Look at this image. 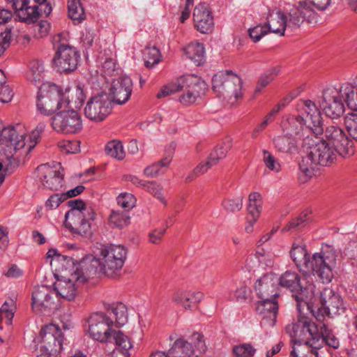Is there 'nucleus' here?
<instances>
[{"mask_svg":"<svg viewBox=\"0 0 357 357\" xmlns=\"http://www.w3.org/2000/svg\"><path fill=\"white\" fill-rule=\"evenodd\" d=\"M321 306L317 307H310L307 303L315 319L321 322L324 315L333 317L344 312L345 307L341 296L335 294L331 288H325L320 295Z\"/></svg>","mask_w":357,"mask_h":357,"instance_id":"obj_15","label":"nucleus"},{"mask_svg":"<svg viewBox=\"0 0 357 357\" xmlns=\"http://www.w3.org/2000/svg\"><path fill=\"white\" fill-rule=\"evenodd\" d=\"M29 3H27L17 15L21 22L33 23L38 20L41 14H43V12L40 10L38 5H29Z\"/></svg>","mask_w":357,"mask_h":357,"instance_id":"obj_40","label":"nucleus"},{"mask_svg":"<svg viewBox=\"0 0 357 357\" xmlns=\"http://www.w3.org/2000/svg\"><path fill=\"white\" fill-rule=\"evenodd\" d=\"M165 232L166 228L155 229L149 234V242L153 244H159L162 241V236Z\"/></svg>","mask_w":357,"mask_h":357,"instance_id":"obj_63","label":"nucleus"},{"mask_svg":"<svg viewBox=\"0 0 357 357\" xmlns=\"http://www.w3.org/2000/svg\"><path fill=\"white\" fill-rule=\"evenodd\" d=\"M212 89L220 97L238 98L241 96V79L232 71H220L212 78Z\"/></svg>","mask_w":357,"mask_h":357,"instance_id":"obj_16","label":"nucleus"},{"mask_svg":"<svg viewBox=\"0 0 357 357\" xmlns=\"http://www.w3.org/2000/svg\"><path fill=\"white\" fill-rule=\"evenodd\" d=\"M114 322L112 317L104 312L92 314L87 320L86 334L93 340L101 343L112 342V333L114 331Z\"/></svg>","mask_w":357,"mask_h":357,"instance_id":"obj_13","label":"nucleus"},{"mask_svg":"<svg viewBox=\"0 0 357 357\" xmlns=\"http://www.w3.org/2000/svg\"><path fill=\"white\" fill-rule=\"evenodd\" d=\"M274 264V257L269 252L264 250L258 251L255 255H250L246 260V265L250 271H255L258 267L263 269L271 268Z\"/></svg>","mask_w":357,"mask_h":357,"instance_id":"obj_31","label":"nucleus"},{"mask_svg":"<svg viewBox=\"0 0 357 357\" xmlns=\"http://www.w3.org/2000/svg\"><path fill=\"white\" fill-rule=\"evenodd\" d=\"M117 204L126 211H130L135 206L136 198L129 192H122L116 198Z\"/></svg>","mask_w":357,"mask_h":357,"instance_id":"obj_51","label":"nucleus"},{"mask_svg":"<svg viewBox=\"0 0 357 357\" xmlns=\"http://www.w3.org/2000/svg\"><path fill=\"white\" fill-rule=\"evenodd\" d=\"M280 69L279 67H274L261 75L256 86L255 93H259L264 88L269 84L280 73Z\"/></svg>","mask_w":357,"mask_h":357,"instance_id":"obj_43","label":"nucleus"},{"mask_svg":"<svg viewBox=\"0 0 357 357\" xmlns=\"http://www.w3.org/2000/svg\"><path fill=\"white\" fill-rule=\"evenodd\" d=\"M234 352L236 357H252L255 349L249 344L236 346Z\"/></svg>","mask_w":357,"mask_h":357,"instance_id":"obj_57","label":"nucleus"},{"mask_svg":"<svg viewBox=\"0 0 357 357\" xmlns=\"http://www.w3.org/2000/svg\"><path fill=\"white\" fill-rule=\"evenodd\" d=\"M38 340V347L36 350V357H58V354L63 349V335L55 324L43 327Z\"/></svg>","mask_w":357,"mask_h":357,"instance_id":"obj_11","label":"nucleus"},{"mask_svg":"<svg viewBox=\"0 0 357 357\" xmlns=\"http://www.w3.org/2000/svg\"><path fill=\"white\" fill-rule=\"evenodd\" d=\"M287 15L280 10L269 11L265 24L268 32L284 36L287 28Z\"/></svg>","mask_w":357,"mask_h":357,"instance_id":"obj_29","label":"nucleus"},{"mask_svg":"<svg viewBox=\"0 0 357 357\" xmlns=\"http://www.w3.org/2000/svg\"><path fill=\"white\" fill-rule=\"evenodd\" d=\"M105 75H112L116 70V63L112 58L105 59L102 65Z\"/></svg>","mask_w":357,"mask_h":357,"instance_id":"obj_64","label":"nucleus"},{"mask_svg":"<svg viewBox=\"0 0 357 357\" xmlns=\"http://www.w3.org/2000/svg\"><path fill=\"white\" fill-rule=\"evenodd\" d=\"M144 61L146 67L152 68L160 61L161 54L160 50L155 47H149L145 49Z\"/></svg>","mask_w":357,"mask_h":357,"instance_id":"obj_45","label":"nucleus"},{"mask_svg":"<svg viewBox=\"0 0 357 357\" xmlns=\"http://www.w3.org/2000/svg\"><path fill=\"white\" fill-rule=\"evenodd\" d=\"M68 33H60L53 38L54 47L58 44L57 50L53 59V63L56 70L61 73H68L75 70L78 64L79 54L75 47L64 43Z\"/></svg>","mask_w":357,"mask_h":357,"instance_id":"obj_10","label":"nucleus"},{"mask_svg":"<svg viewBox=\"0 0 357 357\" xmlns=\"http://www.w3.org/2000/svg\"><path fill=\"white\" fill-rule=\"evenodd\" d=\"M143 189L151 194L164 205H167V202L162 192L163 188L159 184L154 181H146Z\"/></svg>","mask_w":357,"mask_h":357,"instance_id":"obj_48","label":"nucleus"},{"mask_svg":"<svg viewBox=\"0 0 357 357\" xmlns=\"http://www.w3.org/2000/svg\"><path fill=\"white\" fill-rule=\"evenodd\" d=\"M71 210L65 215V225L73 234L81 236L91 234V222L94 220L96 213L91 207H87L79 199L69 202Z\"/></svg>","mask_w":357,"mask_h":357,"instance_id":"obj_6","label":"nucleus"},{"mask_svg":"<svg viewBox=\"0 0 357 357\" xmlns=\"http://www.w3.org/2000/svg\"><path fill=\"white\" fill-rule=\"evenodd\" d=\"M344 102L349 109L357 112V76L339 87L326 89L319 106L326 116L337 119L344 112Z\"/></svg>","mask_w":357,"mask_h":357,"instance_id":"obj_4","label":"nucleus"},{"mask_svg":"<svg viewBox=\"0 0 357 357\" xmlns=\"http://www.w3.org/2000/svg\"><path fill=\"white\" fill-rule=\"evenodd\" d=\"M230 148L231 143L229 141L217 146L211 153L210 155L207 158V160L204 164L207 167L208 169L213 166L216 165L220 160L226 157L227 153Z\"/></svg>","mask_w":357,"mask_h":357,"instance_id":"obj_38","label":"nucleus"},{"mask_svg":"<svg viewBox=\"0 0 357 357\" xmlns=\"http://www.w3.org/2000/svg\"><path fill=\"white\" fill-rule=\"evenodd\" d=\"M54 291L47 286L42 285L35 287L32 292V308L40 314H50L57 307L54 298Z\"/></svg>","mask_w":357,"mask_h":357,"instance_id":"obj_22","label":"nucleus"},{"mask_svg":"<svg viewBox=\"0 0 357 357\" xmlns=\"http://www.w3.org/2000/svg\"><path fill=\"white\" fill-rule=\"evenodd\" d=\"M286 331L293 341L309 344L315 351H318L324 344L333 349L340 346L339 340L327 324L319 326L308 317L301 316L296 323L288 325Z\"/></svg>","mask_w":357,"mask_h":357,"instance_id":"obj_3","label":"nucleus"},{"mask_svg":"<svg viewBox=\"0 0 357 357\" xmlns=\"http://www.w3.org/2000/svg\"><path fill=\"white\" fill-rule=\"evenodd\" d=\"M45 68L42 61L33 60L29 63V68L26 77L29 82L36 86L41 85L43 82Z\"/></svg>","mask_w":357,"mask_h":357,"instance_id":"obj_37","label":"nucleus"},{"mask_svg":"<svg viewBox=\"0 0 357 357\" xmlns=\"http://www.w3.org/2000/svg\"><path fill=\"white\" fill-rule=\"evenodd\" d=\"M301 14L303 16V22L307 21L309 24H315L319 20V15L305 3H301L298 6Z\"/></svg>","mask_w":357,"mask_h":357,"instance_id":"obj_53","label":"nucleus"},{"mask_svg":"<svg viewBox=\"0 0 357 357\" xmlns=\"http://www.w3.org/2000/svg\"><path fill=\"white\" fill-rule=\"evenodd\" d=\"M15 308V303L12 300L9 302L5 301L0 308V312L4 314L9 323L11 322L14 317Z\"/></svg>","mask_w":357,"mask_h":357,"instance_id":"obj_60","label":"nucleus"},{"mask_svg":"<svg viewBox=\"0 0 357 357\" xmlns=\"http://www.w3.org/2000/svg\"><path fill=\"white\" fill-rule=\"evenodd\" d=\"M327 143L335 149L338 154L342 157H349L354 153V143L344 131L337 126L330 125L324 131Z\"/></svg>","mask_w":357,"mask_h":357,"instance_id":"obj_19","label":"nucleus"},{"mask_svg":"<svg viewBox=\"0 0 357 357\" xmlns=\"http://www.w3.org/2000/svg\"><path fill=\"white\" fill-rule=\"evenodd\" d=\"M105 152L107 155L118 160H123L126 155L121 142L117 140L109 142L105 146Z\"/></svg>","mask_w":357,"mask_h":357,"instance_id":"obj_44","label":"nucleus"},{"mask_svg":"<svg viewBox=\"0 0 357 357\" xmlns=\"http://www.w3.org/2000/svg\"><path fill=\"white\" fill-rule=\"evenodd\" d=\"M68 15L73 20H82L84 16V9L80 0H68Z\"/></svg>","mask_w":357,"mask_h":357,"instance_id":"obj_49","label":"nucleus"},{"mask_svg":"<svg viewBox=\"0 0 357 357\" xmlns=\"http://www.w3.org/2000/svg\"><path fill=\"white\" fill-rule=\"evenodd\" d=\"M64 109H79L84 102L86 95L84 86L80 83H76L68 87L63 91Z\"/></svg>","mask_w":357,"mask_h":357,"instance_id":"obj_27","label":"nucleus"},{"mask_svg":"<svg viewBox=\"0 0 357 357\" xmlns=\"http://www.w3.org/2000/svg\"><path fill=\"white\" fill-rule=\"evenodd\" d=\"M293 349L290 353V357H318V351L311 347V345L307 343L296 342L293 341Z\"/></svg>","mask_w":357,"mask_h":357,"instance_id":"obj_42","label":"nucleus"},{"mask_svg":"<svg viewBox=\"0 0 357 357\" xmlns=\"http://www.w3.org/2000/svg\"><path fill=\"white\" fill-rule=\"evenodd\" d=\"M296 110V116H291L282 122L284 132L293 136H304L303 132L310 131L316 135L324 133L321 112L315 102L310 100H300Z\"/></svg>","mask_w":357,"mask_h":357,"instance_id":"obj_5","label":"nucleus"},{"mask_svg":"<svg viewBox=\"0 0 357 357\" xmlns=\"http://www.w3.org/2000/svg\"><path fill=\"white\" fill-rule=\"evenodd\" d=\"M204 298V294L199 291H178L173 296V302L185 310H192L195 304Z\"/></svg>","mask_w":357,"mask_h":357,"instance_id":"obj_28","label":"nucleus"},{"mask_svg":"<svg viewBox=\"0 0 357 357\" xmlns=\"http://www.w3.org/2000/svg\"><path fill=\"white\" fill-rule=\"evenodd\" d=\"M168 351L172 357H195V353L192 343L183 338L177 339Z\"/></svg>","mask_w":357,"mask_h":357,"instance_id":"obj_33","label":"nucleus"},{"mask_svg":"<svg viewBox=\"0 0 357 357\" xmlns=\"http://www.w3.org/2000/svg\"><path fill=\"white\" fill-rule=\"evenodd\" d=\"M263 161L265 166L270 170L274 172H280L281 171V165L278 160L275 158L273 154L268 151H263Z\"/></svg>","mask_w":357,"mask_h":357,"instance_id":"obj_52","label":"nucleus"},{"mask_svg":"<svg viewBox=\"0 0 357 357\" xmlns=\"http://www.w3.org/2000/svg\"><path fill=\"white\" fill-rule=\"evenodd\" d=\"M255 289L261 299L277 298L279 296L278 276L272 273L264 275L256 281Z\"/></svg>","mask_w":357,"mask_h":357,"instance_id":"obj_23","label":"nucleus"},{"mask_svg":"<svg viewBox=\"0 0 357 357\" xmlns=\"http://www.w3.org/2000/svg\"><path fill=\"white\" fill-rule=\"evenodd\" d=\"M109 222L116 227L122 228L129 225L130 215L127 212L113 211L109 215Z\"/></svg>","mask_w":357,"mask_h":357,"instance_id":"obj_46","label":"nucleus"},{"mask_svg":"<svg viewBox=\"0 0 357 357\" xmlns=\"http://www.w3.org/2000/svg\"><path fill=\"white\" fill-rule=\"evenodd\" d=\"M66 199V196L63 195V193H56L51 195L46 201L45 206L50 209H54L57 208L59 204Z\"/></svg>","mask_w":357,"mask_h":357,"instance_id":"obj_61","label":"nucleus"},{"mask_svg":"<svg viewBox=\"0 0 357 357\" xmlns=\"http://www.w3.org/2000/svg\"><path fill=\"white\" fill-rule=\"evenodd\" d=\"M47 261H50L52 268L58 273H63L67 271L72 266L75 265L72 258L60 255L56 249H50L47 252Z\"/></svg>","mask_w":357,"mask_h":357,"instance_id":"obj_30","label":"nucleus"},{"mask_svg":"<svg viewBox=\"0 0 357 357\" xmlns=\"http://www.w3.org/2000/svg\"><path fill=\"white\" fill-rule=\"evenodd\" d=\"M70 268L69 271L64 270L63 273H58L60 276L54 284L56 294L69 301L75 298L79 285L86 280V277L77 266L73 265Z\"/></svg>","mask_w":357,"mask_h":357,"instance_id":"obj_12","label":"nucleus"},{"mask_svg":"<svg viewBox=\"0 0 357 357\" xmlns=\"http://www.w3.org/2000/svg\"><path fill=\"white\" fill-rule=\"evenodd\" d=\"M182 89V85L180 84V78L178 79L176 82L169 83L162 86L160 91L157 93V98H162L169 96Z\"/></svg>","mask_w":357,"mask_h":357,"instance_id":"obj_56","label":"nucleus"},{"mask_svg":"<svg viewBox=\"0 0 357 357\" xmlns=\"http://www.w3.org/2000/svg\"><path fill=\"white\" fill-rule=\"evenodd\" d=\"M132 81L128 76H122L113 81L110 92L113 96L112 102L123 105L129 99L132 91Z\"/></svg>","mask_w":357,"mask_h":357,"instance_id":"obj_25","label":"nucleus"},{"mask_svg":"<svg viewBox=\"0 0 357 357\" xmlns=\"http://www.w3.org/2000/svg\"><path fill=\"white\" fill-rule=\"evenodd\" d=\"M192 343L195 344L196 350L199 353H204L206 351L207 347L204 340V335L199 333H194L190 336Z\"/></svg>","mask_w":357,"mask_h":357,"instance_id":"obj_59","label":"nucleus"},{"mask_svg":"<svg viewBox=\"0 0 357 357\" xmlns=\"http://www.w3.org/2000/svg\"><path fill=\"white\" fill-rule=\"evenodd\" d=\"M290 256L297 268L304 273H313L322 283H329L337 266V250L330 245H323L320 252L311 257L303 244L294 243Z\"/></svg>","mask_w":357,"mask_h":357,"instance_id":"obj_2","label":"nucleus"},{"mask_svg":"<svg viewBox=\"0 0 357 357\" xmlns=\"http://www.w3.org/2000/svg\"><path fill=\"white\" fill-rule=\"evenodd\" d=\"M36 174L38 184L45 188L59 190L63 186V168L59 162L40 165Z\"/></svg>","mask_w":357,"mask_h":357,"instance_id":"obj_18","label":"nucleus"},{"mask_svg":"<svg viewBox=\"0 0 357 357\" xmlns=\"http://www.w3.org/2000/svg\"><path fill=\"white\" fill-rule=\"evenodd\" d=\"M51 119L52 129L57 133L74 134L82 128L80 114L73 109H62Z\"/></svg>","mask_w":357,"mask_h":357,"instance_id":"obj_17","label":"nucleus"},{"mask_svg":"<svg viewBox=\"0 0 357 357\" xmlns=\"http://www.w3.org/2000/svg\"><path fill=\"white\" fill-rule=\"evenodd\" d=\"M195 28L202 33H209L214 26L213 18L205 3L198 4L193 11Z\"/></svg>","mask_w":357,"mask_h":357,"instance_id":"obj_26","label":"nucleus"},{"mask_svg":"<svg viewBox=\"0 0 357 357\" xmlns=\"http://www.w3.org/2000/svg\"><path fill=\"white\" fill-rule=\"evenodd\" d=\"M344 123L350 136L357 140V112L352 111L346 114Z\"/></svg>","mask_w":357,"mask_h":357,"instance_id":"obj_50","label":"nucleus"},{"mask_svg":"<svg viewBox=\"0 0 357 357\" xmlns=\"http://www.w3.org/2000/svg\"><path fill=\"white\" fill-rule=\"evenodd\" d=\"M303 22V16L299 7L292 8L287 16V27L291 29L299 27Z\"/></svg>","mask_w":357,"mask_h":357,"instance_id":"obj_47","label":"nucleus"},{"mask_svg":"<svg viewBox=\"0 0 357 357\" xmlns=\"http://www.w3.org/2000/svg\"><path fill=\"white\" fill-rule=\"evenodd\" d=\"M337 151L325 140H320L312 144L307 155L300 163V169L306 175L312 173L313 165L327 166L332 164L336 158Z\"/></svg>","mask_w":357,"mask_h":357,"instance_id":"obj_9","label":"nucleus"},{"mask_svg":"<svg viewBox=\"0 0 357 357\" xmlns=\"http://www.w3.org/2000/svg\"><path fill=\"white\" fill-rule=\"evenodd\" d=\"M45 126V123H39L29 135H26L21 124L2 130L0 139V185L5 179L8 165L12 164L11 160L19 162L21 158L26 157L38 143Z\"/></svg>","mask_w":357,"mask_h":357,"instance_id":"obj_1","label":"nucleus"},{"mask_svg":"<svg viewBox=\"0 0 357 357\" xmlns=\"http://www.w3.org/2000/svg\"><path fill=\"white\" fill-rule=\"evenodd\" d=\"M208 169L204 163H200L192 172H189L185 177V181L188 183L193 181L196 177L206 173Z\"/></svg>","mask_w":357,"mask_h":357,"instance_id":"obj_62","label":"nucleus"},{"mask_svg":"<svg viewBox=\"0 0 357 357\" xmlns=\"http://www.w3.org/2000/svg\"><path fill=\"white\" fill-rule=\"evenodd\" d=\"M183 94L179 97V102L184 105L194 103L198 98L203 95L206 89V82L200 77L194 75H187L180 77Z\"/></svg>","mask_w":357,"mask_h":357,"instance_id":"obj_20","label":"nucleus"},{"mask_svg":"<svg viewBox=\"0 0 357 357\" xmlns=\"http://www.w3.org/2000/svg\"><path fill=\"white\" fill-rule=\"evenodd\" d=\"M36 107L38 112L45 116L64 109L63 91L55 84L43 83L38 89Z\"/></svg>","mask_w":357,"mask_h":357,"instance_id":"obj_8","label":"nucleus"},{"mask_svg":"<svg viewBox=\"0 0 357 357\" xmlns=\"http://www.w3.org/2000/svg\"><path fill=\"white\" fill-rule=\"evenodd\" d=\"M222 206L228 211H239L243 207V197L238 196L231 199H225L222 202Z\"/></svg>","mask_w":357,"mask_h":357,"instance_id":"obj_55","label":"nucleus"},{"mask_svg":"<svg viewBox=\"0 0 357 357\" xmlns=\"http://www.w3.org/2000/svg\"><path fill=\"white\" fill-rule=\"evenodd\" d=\"M172 160V154L169 153L160 160L149 165L144 169V174L147 177L154 178L163 174Z\"/></svg>","mask_w":357,"mask_h":357,"instance_id":"obj_35","label":"nucleus"},{"mask_svg":"<svg viewBox=\"0 0 357 357\" xmlns=\"http://www.w3.org/2000/svg\"><path fill=\"white\" fill-rule=\"evenodd\" d=\"M249 35L252 40L257 43L259 41L263 36L268 33L266 25H257L254 27L249 29Z\"/></svg>","mask_w":357,"mask_h":357,"instance_id":"obj_58","label":"nucleus"},{"mask_svg":"<svg viewBox=\"0 0 357 357\" xmlns=\"http://www.w3.org/2000/svg\"><path fill=\"white\" fill-rule=\"evenodd\" d=\"M273 144L277 151L280 153L292 154L297 150L296 137L287 132L275 137Z\"/></svg>","mask_w":357,"mask_h":357,"instance_id":"obj_32","label":"nucleus"},{"mask_svg":"<svg viewBox=\"0 0 357 357\" xmlns=\"http://www.w3.org/2000/svg\"><path fill=\"white\" fill-rule=\"evenodd\" d=\"M112 100L106 93L95 96L89 99L84 108L86 118L94 121H102L111 112Z\"/></svg>","mask_w":357,"mask_h":357,"instance_id":"obj_21","label":"nucleus"},{"mask_svg":"<svg viewBox=\"0 0 357 357\" xmlns=\"http://www.w3.org/2000/svg\"><path fill=\"white\" fill-rule=\"evenodd\" d=\"M299 275L294 271H287L278 277V284L289 289L298 303V307L303 301L307 303V300L314 295V285L312 283L304 284Z\"/></svg>","mask_w":357,"mask_h":357,"instance_id":"obj_14","label":"nucleus"},{"mask_svg":"<svg viewBox=\"0 0 357 357\" xmlns=\"http://www.w3.org/2000/svg\"><path fill=\"white\" fill-rule=\"evenodd\" d=\"M263 208L261 195L258 192H251L248 196V205L247 207L250 217L259 219Z\"/></svg>","mask_w":357,"mask_h":357,"instance_id":"obj_39","label":"nucleus"},{"mask_svg":"<svg viewBox=\"0 0 357 357\" xmlns=\"http://www.w3.org/2000/svg\"><path fill=\"white\" fill-rule=\"evenodd\" d=\"M112 340H114L116 348L121 351L120 355H128L130 357L129 350L132 348L130 338L121 331L114 329Z\"/></svg>","mask_w":357,"mask_h":357,"instance_id":"obj_41","label":"nucleus"},{"mask_svg":"<svg viewBox=\"0 0 357 357\" xmlns=\"http://www.w3.org/2000/svg\"><path fill=\"white\" fill-rule=\"evenodd\" d=\"M100 271L108 277L117 275L127 259V248L121 245H100L95 251Z\"/></svg>","mask_w":357,"mask_h":357,"instance_id":"obj_7","label":"nucleus"},{"mask_svg":"<svg viewBox=\"0 0 357 357\" xmlns=\"http://www.w3.org/2000/svg\"><path fill=\"white\" fill-rule=\"evenodd\" d=\"M275 298H264L257 304V311L261 316V325L264 327H273L275 324L278 312Z\"/></svg>","mask_w":357,"mask_h":357,"instance_id":"obj_24","label":"nucleus"},{"mask_svg":"<svg viewBox=\"0 0 357 357\" xmlns=\"http://www.w3.org/2000/svg\"><path fill=\"white\" fill-rule=\"evenodd\" d=\"M104 313L112 317L114 322V328L124 326L128 321L127 307L123 303L113 304Z\"/></svg>","mask_w":357,"mask_h":357,"instance_id":"obj_34","label":"nucleus"},{"mask_svg":"<svg viewBox=\"0 0 357 357\" xmlns=\"http://www.w3.org/2000/svg\"><path fill=\"white\" fill-rule=\"evenodd\" d=\"M185 54L196 66H200L205 61V48L202 43L193 42L185 48Z\"/></svg>","mask_w":357,"mask_h":357,"instance_id":"obj_36","label":"nucleus"},{"mask_svg":"<svg viewBox=\"0 0 357 357\" xmlns=\"http://www.w3.org/2000/svg\"><path fill=\"white\" fill-rule=\"evenodd\" d=\"M61 151L66 153H76L79 151V142L77 140H62L58 142Z\"/></svg>","mask_w":357,"mask_h":357,"instance_id":"obj_54","label":"nucleus"}]
</instances>
